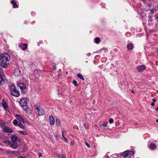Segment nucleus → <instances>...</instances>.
Segmentation results:
<instances>
[{
  "mask_svg": "<svg viewBox=\"0 0 158 158\" xmlns=\"http://www.w3.org/2000/svg\"><path fill=\"white\" fill-rule=\"evenodd\" d=\"M2 104L3 107L6 110L8 109L7 106V103L4 100L2 101Z\"/></svg>",
  "mask_w": 158,
  "mask_h": 158,
  "instance_id": "obj_14",
  "label": "nucleus"
},
{
  "mask_svg": "<svg viewBox=\"0 0 158 158\" xmlns=\"http://www.w3.org/2000/svg\"><path fill=\"white\" fill-rule=\"evenodd\" d=\"M62 135L63 137V138H65V137L64 136V132L63 131L62 132Z\"/></svg>",
  "mask_w": 158,
  "mask_h": 158,
  "instance_id": "obj_36",
  "label": "nucleus"
},
{
  "mask_svg": "<svg viewBox=\"0 0 158 158\" xmlns=\"http://www.w3.org/2000/svg\"><path fill=\"white\" fill-rule=\"evenodd\" d=\"M154 10L153 9L151 10V14H154Z\"/></svg>",
  "mask_w": 158,
  "mask_h": 158,
  "instance_id": "obj_33",
  "label": "nucleus"
},
{
  "mask_svg": "<svg viewBox=\"0 0 158 158\" xmlns=\"http://www.w3.org/2000/svg\"><path fill=\"white\" fill-rule=\"evenodd\" d=\"M145 0H142V1L143 2H144V1H145Z\"/></svg>",
  "mask_w": 158,
  "mask_h": 158,
  "instance_id": "obj_51",
  "label": "nucleus"
},
{
  "mask_svg": "<svg viewBox=\"0 0 158 158\" xmlns=\"http://www.w3.org/2000/svg\"><path fill=\"white\" fill-rule=\"evenodd\" d=\"M113 122L114 120L113 119L110 118L109 119V122L111 124Z\"/></svg>",
  "mask_w": 158,
  "mask_h": 158,
  "instance_id": "obj_29",
  "label": "nucleus"
},
{
  "mask_svg": "<svg viewBox=\"0 0 158 158\" xmlns=\"http://www.w3.org/2000/svg\"><path fill=\"white\" fill-rule=\"evenodd\" d=\"M156 148V146L155 144L153 143H151L149 145L150 148L152 150H154Z\"/></svg>",
  "mask_w": 158,
  "mask_h": 158,
  "instance_id": "obj_15",
  "label": "nucleus"
},
{
  "mask_svg": "<svg viewBox=\"0 0 158 158\" xmlns=\"http://www.w3.org/2000/svg\"><path fill=\"white\" fill-rule=\"evenodd\" d=\"M56 137H57V136H55Z\"/></svg>",
  "mask_w": 158,
  "mask_h": 158,
  "instance_id": "obj_54",
  "label": "nucleus"
},
{
  "mask_svg": "<svg viewBox=\"0 0 158 158\" xmlns=\"http://www.w3.org/2000/svg\"><path fill=\"white\" fill-rule=\"evenodd\" d=\"M11 138H18L16 135H13Z\"/></svg>",
  "mask_w": 158,
  "mask_h": 158,
  "instance_id": "obj_30",
  "label": "nucleus"
},
{
  "mask_svg": "<svg viewBox=\"0 0 158 158\" xmlns=\"http://www.w3.org/2000/svg\"><path fill=\"white\" fill-rule=\"evenodd\" d=\"M18 126H19L20 128H21L23 129H25L24 127L23 126L22 124L20 122H19Z\"/></svg>",
  "mask_w": 158,
  "mask_h": 158,
  "instance_id": "obj_25",
  "label": "nucleus"
},
{
  "mask_svg": "<svg viewBox=\"0 0 158 158\" xmlns=\"http://www.w3.org/2000/svg\"><path fill=\"white\" fill-rule=\"evenodd\" d=\"M19 132L21 134L23 135H26L27 134V132L25 131H19Z\"/></svg>",
  "mask_w": 158,
  "mask_h": 158,
  "instance_id": "obj_24",
  "label": "nucleus"
},
{
  "mask_svg": "<svg viewBox=\"0 0 158 158\" xmlns=\"http://www.w3.org/2000/svg\"><path fill=\"white\" fill-rule=\"evenodd\" d=\"M127 48L129 50L132 49L133 48V46L131 43L129 44L127 46Z\"/></svg>",
  "mask_w": 158,
  "mask_h": 158,
  "instance_id": "obj_17",
  "label": "nucleus"
},
{
  "mask_svg": "<svg viewBox=\"0 0 158 158\" xmlns=\"http://www.w3.org/2000/svg\"><path fill=\"white\" fill-rule=\"evenodd\" d=\"M155 110L157 111H158V107H157L156 108Z\"/></svg>",
  "mask_w": 158,
  "mask_h": 158,
  "instance_id": "obj_44",
  "label": "nucleus"
},
{
  "mask_svg": "<svg viewBox=\"0 0 158 158\" xmlns=\"http://www.w3.org/2000/svg\"><path fill=\"white\" fill-rule=\"evenodd\" d=\"M19 123V122H18L16 119H14L13 122V124L15 126H18Z\"/></svg>",
  "mask_w": 158,
  "mask_h": 158,
  "instance_id": "obj_22",
  "label": "nucleus"
},
{
  "mask_svg": "<svg viewBox=\"0 0 158 158\" xmlns=\"http://www.w3.org/2000/svg\"><path fill=\"white\" fill-rule=\"evenodd\" d=\"M21 106L25 111H27L28 110V107L27 105Z\"/></svg>",
  "mask_w": 158,
  "mask_h": 158,
  "instance_id": "obj_23",
  "label": "nucleus"
},
{
  "mask_svg": "<svg viewBox=\"0 0 158 158\" xmlns=\"http://www.w3.org/2000/svg\"><path fill=\"white\" fill-rule=\"evenodd\" d=\"M107 123L102 124L101 126V128L103 130H105L106 129V127L107 126Z\"/></svg>",
  "mask_w": 158,
  "mask_h": 158,
  "instance_id": "obj_18",
  "label": "nucleus"
},
{
  "mask_svg": "<svg viewBox=\"0 0 158 158\" xmlns=\"http://www.w3.org/2000/svg\"><path fill=\"white\" fill-rule=\"evenodd\" d=\"M18 87H19L22 93L25 94L27 91L26 85L22 82L18 83L17 84Z\"/></svg>",
  "mask_w": 158,
  "mask_h": 158,
  "instance_id": "obj_5",
  "label": "nucleus"
},
{
  "mask_svg": "<svg viewBox=\"0 0 158 158\" xmlns=\"http://www.w3.org/2000/svg\"><path fill=\"white\" fill-rule=\"evenodd\" d=\"M6 142V143H7L9 145H11L12 141H10L9 140H7Z\"/></svg>",
  "mask_w": 158,
  "mask_h": 158,
  "instance_id": "obj_31",
  "label": "nucleus"
},
{
  "mask_svg": "<svg viewBox=\"0 0 158 158\" xmlns=\"http://www.w3.org/2000/svg\"><path fill=\"white\" fill-rule=\"evenodd\" d=\"M100 39L99 37H96L94 39V42L96 44H98L100 42Z\"/></svg>",
  "mask_w": 158,
  "mask_h": 158,
  "instance_id": "obj_20",
  "label": "nucleus"
},
{
  "mask_svg": "<svg viewBox=\"0 0 158 158\" xmlns=\"http://www.w3.org/2000/svg\"><path fill=\"white\" fill-rule=\"evenodd\" d=\"M64 141L66 143H68V140L67 139H64Z\"/></svg>",
  "mask_w": 158,
  "mask_h": 158,
  "instance_id": "obj_35",
  "label": "nucleus"
},
{
  "mask_svg": "<svg viewBox=\"0 0 158 158\" xmlns=\"http://www.w3.org/2000/svg\"><path fill=\"white\" fill-rule=\"evenodd\" d=\"M5 139H2V141L3 142H4V143H6V141L7 140H5Z\"/></svg>",
  "mask_w": 158,
  "mask_h": 158,
  "instance_id": "obj_34",
  "label": "nucleus"
},
{
  "mask_svg": "<svg viewBox=\"0 0 158 158\" xmlns=\"http://www.w3.org/2000/svg\"><path fill=\"white\" fill-rule=\"evenodd\" d=\"M53 69L54 70L56 69V67L55 66H54L53 68Z\"/></svg>",
  "mask_w": 158,
  "mask_h": 158,
  "instance_id": "obj_46",
  "label": "nucleus"
},
{
  "mask_svg": "<svg viewBox=\"0 0 158 158\" xmlns=\"http://www.w3.org/2000/svg\"><path fill=\"white\" fill-rule=\"evenodd\" d=\"M28 45L27 44H24L21 43L19 45V47H20L23 50H25L27 48Z\"/></svg>",
  "mask_w": 158,
  "mask_h": 158,
  "instance_id": "obj_11",
  "label": "nucleus"
},
{
  "mask_svg": "<svg viewBox=\"0 0 158 158\" xmlns=\"http://www.w3.org/2000/svg\"><path fill=\"white\" fill-rule=\"evenodd\" d=\"M85 143L87 147H88L89 148H90V146L89 144L87 142L85 141Z\"/></svg>",
  "mask_w": 158,
  "mask_h": 158,
  "instance_id": "obj_32",
  "label": "nucleus"
},
{
  "mask_svg": "<svg viewBox=\"0 0 158 158\" xmlns=\"http://www.w3.org/2000/svg\"><path fill=\"white\" fill-rule=\"evenodd\" d=\"M51 141L53 143H54V142H53V140H54V139H51Z\"/></svg>",
  "mask_w": 158,
  "mask_h": 158,
  "instance_id": "obj_42",
  "label": "nucleus"
},
{
  "mask_svg": "<svg viewBox=\"0 0 158 158\" xmlns=\"http://www.w3.org/2000/svg\"><path fill=\"white\" fill-rule=\"evenodd\" d=\"M31 15L32 16H33L35 15V12H32L31 13Z\"/></svg>",
  "mask_w": 158,
  "mask_h": 158,
  "instance_id": "obj_37",
  "label": "nucleus"
},
{
  "mask_svg": "<svg viewBox=\"0 0 158 158\" xmlns=\"http://www.w3.org/2000/svg\"><path fill=\"white\" fill-rule=\"evenodd\" d=\"M73 83L74 85L75 86H77L78 85L77 81L76 80H73Z\"/></svg>",
  "mask_w": 158,
  "mask_h": 158,
  "instance_id": "obj_28",
  "label": "nucleus"
},
{
  "mask_svg": "<svg viewBox=\"0 0 158 158\" xmlns=\"http://www.w3.org/2000/svg\"><path fill=\"white\" fill-rule=\"evenodd\" d=\"M10 90L11 94L14 96L18 97L20 96V94L19 90L16 89L15 86L12 85L10 86Z\"/></svg>",
  "mask_w": 158,
  "mask_h": 158,
  "instance_id": "obj_2",
  "label": "nucleus"
},
{
  "mask_svg": "<svg viewBox=\"0 0 158 158\" xmlns=\"http://www.w3.org/2000/svg\"><path fill=\"white\" fill-rule=\"evenodd\" d=\"M56 155L58 158H66V156L64 155H61L60 154H57Z\"/></svg>",
  "mask_w": 158,
  "mask_h": 158,
  "instance_id": "obj_19",
  "label": "nucleus"
},
{
  "mask_svg": "<svg viewBox=\"0 0 158 158\" xmlns=\"http://www.w3.org/2000/svg\"><path fill=\"white\" fill-rule=\"evenodd\" d=\"M56 123L57 125H60V120L58 119H56Z\"/></svg>",
  "mask_w": 158,
  "mask_h": 158,
  "instance_id": "obj_27",
  "label": "nucleus"
},
{
  "mask_svg": "<svg viewBox=\"0 0 158 158\" xmlns=\"http://www.w3.org/2000/svg\"><path fill=\"white\" fill-rule=\"evenodd\" d=\"M146 67L144 64H141L137 66L136 69L138 72H141L146 69Z\"/></svg>",
  "mask_w": 158,
  "mask_h": 158,
  "instance_id": "obj_7",
  "label": "nucleus"
},
{
  "mask_svg": "<svg viewBox=\"0 0 158 158\" xmlns=\"http://www.w3.org/2000/svg\"><path fill=\"white\" fill-rule=\"evenodd\" d=\"M87 55L88 56H90V55H91V53H88L87 54Z\"/></svg>",
  "mask_w": 158,
  "mask_h": 158,
  "instance_id": "obj_41",
  "label": "nucleus"
},
{
  "mask_svg": "<svg viewBox=\"0 0 158 158\" xmlns=\"http://www.w3.org/2000/svg\"><path fill=\"white\" fill-rule=\"evenodd\" d=\"M152 101H153V102H155L156 101V99H152Z\"/></svg>",
  "mask_w": 158,
  "mask_h": 158,
  "instance_id": "obj_43",
  "label": "nucleus"
},
{
  "mask_svg": "<svg viewBox=\"0 0 158 158\" xmlns=\"http://www.w3.org/2000/svg\"><path fill=\"white\" fill-rule=\"evenodd\" d=\"M154 105H155V104L153 102H152L151 103V105H152V106H153Z\"/></svg>",
  "mask_w": 158,
  "mask_h": 158,
  "instance_id": "obj_39",
  "label": "nucleus"
},
{
  "mask_svg": "<svg viewBox=\"0 0 158 158\" xmlns=\"http://www.w3.org/2000/svg\"><path fill=\"white\" fill-rule=\"evenodd\" d=\"M102 6L104 8H106V6Z\"/></svg>",
  "mask_w": 158,
  "mask_h": 158,
  "instance_id": "obj_49",
  "label": "nucleus"
},
{
  "mask_svg": "<svg viewBox=\"0 0 158 158\" xmlns=\"http://www.w3.org/2000/svg\"><path fill=\"white\" fill-rule=\"evenodd\" d=\"M12 139V143L11 145V147L12 148L15 149L17 147V141L18 139Z\"/></svg>",
  "mask_w": 158,
  "mask_h": 158,
  "instance_id": "obj_8",
  "label": "nucleus"
},
{
  "mask_svg": "<svg viewBox=\"0 0 158 158\" xmlns=\"http://www.w3.org/2000/svg\"><path fill=\"white\" fill-rule=\"evenodd\" d=\"M16 117L19 121L23 123H24V121L23 117L22 116H20L18 114H16Z\"/></svg>",
  "mask_w": 158,
  "mask_h": 158,
  "instance_id": "obj_12",
  "label": "nucleus"
},
{
  "mask_svg": "<svg viewBox=\"0 0 158 158\" xmlns=\"http://www.w3.org/2000/svg\"><path fill=\"white\" fill-rule=\"evenodd\" d=\"M157 18L158 19V17H157Z\"/></svg>",
  "mask_w": 158,
  "mask_h": 158,
  "instance_id": "obj_58",
  "label": "nucleus"
},
{
  "mask_svg": "<svg viewBox=\"0 0 158 158\" xmlns=\"http://www.w3.org/2000/svg\"><path fill=\"white\" fill-rule=\"evenodd\" d=\"M49 120L50 123V124L51 125H53L55 123V120L53 116H49Z\"/></svg>",
  "mask_w": 158,
  "mask_h": 158,
  "instance_id": "obj_13",
  "label": "nucleus"
},
{
  "mask_svg": "<svg viewBox=\"0 0 158 158\" xmlns=\"http://www.w3.org/2000/svg\"><path fill=\"white\" fill-rule=\"evenodd\" d=\"M11 3L12 4L14 8H16L18 7L17 3L14 0H12L11 1Z\"/></svg>",
  "mask_w": 158,
  "mask_h": 158,
  "instance_id": "obj_16",
  "label": "nucleus"
},
{
  "mask_svg": "<svg viewBox=\"0 0 158 158\" xmlns=\"http://www.w3.org/2000/svg\"><path fill=\"white\" fill-rule=\"evenodd\" d=\"M10 59V56L7 53L2 54L0 55V65L3 68L6 69Z\"/></svg>",
  "mask_w": 158,
  "mask_h": 158,
  "instance_id": "obj_1",
  "label": "nucleus"
},
{
  "mask_svg": "<svg viewBox=\"0 0 158 158\" xmlns=\"http://www.w3.org/2000/svg\"><path fill=\"white\" fill-rule=\"evenodd\" d=\"M88 62V61H86V62Z\"/></svg>",
  "mask_w": 158,
  "mask_h": 158,
  "instance_id": "obj_57",
  "label": "nucleus"
},
{
  "mask_svg": "<svg viewBox=\"0 0 158 158\" xmlns=\"http://www.w3.org/2000/svg\"><path fill=\"white\" fill-rule=\"evenodd\" d=\"M156 122L158 123V119L156 120Z\"/></svg>",
  "mask_w": 158,
  "mask_h": 158,
  "instance_id": "obj_47",
  "label": "nucleus"
},
{
  "mask_svg": "<svg viewBox=\"0 0 158 158\" xmlns=\"http://www.w3.org/2000/svg\"><path fill=\"white\" fill-rule=\"evenodd\" d=\"M20 104L21 106L27 105V99L26 98H22L20 101Z\"/></svg>",
  "mask_w": 158,
  "mask_h": 158,
  "instance_id": "obj_9",
  "label": "nucleus"
},
{
  "mask_svg": "<svg viewBox=\"0 0 158 158\" xmlns=\"http://www.w3.org/2000/svg\"><path fill=\"white\" fill-rule=\"evenodd\" d=\"M148 143H148V144H149V143H150V141H149V142H148Z\"/></svg>",
  "mask_w": 158,
  "mask_h": 158,
  "instance_id": "obj_53",
  "label": "nucleus"
},
{
  "mask_svg": "<svg viewBox=\"0 0 158 158\" xmlns=\"http://www.w3.org/2000/svg\"><path fill=\"white\" fill-rule=\"evenodd\" d=\"M26 23V22H25V23Z\"/></svg>",
  "mask_w": 158,
  "mask_h": 158,
  "instance_id": "obj_56",
  "label": "nucleus"
},
{
  "mask_svg": "<svg viewBox=\"0 0 158 158\" xmlns=\"http://www.w3.org/2000/svg\"><path fill=\"white\" fill-rule=\"evenodd\" d=\"M74 144V143L73 142V141H72L71 142V144L72 145H73Z\"/></svg>",
  "mask_w": 158,
  "mask_h": 158,
  "instance_id": "obj_38",
  "label": "nucleus"
},
{
  "mask_svg": "<svg viewBox=\"0 0 158 158\" xmlns=\"http://www.w3.org/2000/svg\"><path fill=\"white\" fill-rule=\"evenodd\" d=\"M0 127L3 131L5 132L10 133L13 132L12 129L6 126L4 123H1Z\"/></svg>",
  "mask_w": 158,
  "mask_h": 158,
  "instance_id": "obj_3",
  "label": "nucleus"
},
{
  "mask_svg": "<svg viewBox=\"0 0 158 158\" xmlns=\"http://www.w3.org/2000/svg\"><path fill=\"white\" fill-rule=\"evenodd\" d=\"M34 106L36 113H38L39 116L43 115L44 114V112L43 108L41 107L39 105H35Z\"/></svg>",
  "mask_w": 158,
  "mask_h": 158,
  "instance_id": "obj_4",
  "label": "nucleus"
},
{
  "mask_svg": "<svg viewBox=\"0 0 158 158\" xmlns=\"http://www.w3.org/2000/svg\"><path fill=\"white\" fill-rule=\"evenodd\" d=\"M131 92H132V93H133V94H134V93H135L134 91L133 90H132L131 91Z\"/></svg>",
  "mask_w": 158,
  "mask_h": 158,
  "instance_id": "obj_45",
  "label": "nucleus"
},
{
  "mask_svg": "<svg viewBox=\"0 0 158 158\" xmlns=\"http://www.w3.org/2000/svg\"><path fill=\"white\" fill-rule=\"evenodd\" d=\"M134 155V152L132 151L126 150L121 154V155L124 158L130 157Z\"/></svg>",
  "mask_w": 158,
  "mask_h": 158,
  "instance_id": "obj_6",
  "label": "nucleus"
},
{
  "mask_svg": "<svg viewBox=\"0 0 158 158\" xmlns=\"http://www.w3.org/2000/svg\"><path fill=\"white\" fill-rule=\"evenodd\" d=\"M18 158H25V157L21 156H19Z\"/></svg>",
  "mask_w": 158,
  "mask_h": 158,
  "instance_id": "obj_40",
  "label": "nucleus"
},
{
  "mask_svg": "<svg viewBox=\"0 0 158 158\" xmlns=\"http://www.w3.org/2000/svg\"><path fill=\"white\" fill-rule=\"evenodd\" d=\"M148 6H151V5H148Z\"/></svg>",
  "mask_w": 158,
  "mask_h": 158,
  "instance_id": "obj_52",
  "label": "nucleus"
},
{
  "mask_svg": "<svg viewBox=\"0 0 158 158\" xmlns=\"http://www.w3.org/2000/svg\"><path fill=\"white\" fill-rule=\"evenodd\" d=\"M77 77H78L79 78H80V79L83 80V81L84 80V78L83 77L82 75L80 73H78L77 75Z\"/></svg>",
  "mask_w": 158,
  "mask_h": 158,
  "instance_id": "obj_21",
  "label": "nucleus"
},
{
  "mask_svg": "<svg viewBox=\"0 0 158 158\" xmlns=\"http://www.w3.org/2000/svg\"><path fill=\"white\" fill-rule=\"evenodd\" d=\"M41 155H42L40 153L39 155V157H40L41 156Z\"/></svg>",
  "mask_w": 158,
  "mask_h": 158,
  "instance_id": "obj_48",
  "label": "nucleus"
},
{
  "mask_svg": "<svg viewBox=\"0 0 158 158\" xmlns=\"http://www.w3.org/2000/svg\"><path fill=\"white\" fill-rule=\"evenodd\" d=\"M15 75L17 77H19L22 74L21 70L19 69H16L14 72Z\"/></svg>",
  "mask_w": 158,
  "mask_h": 158,
  "instance_id": "obj_10",
  "label": "nucleus"
},
{
  "mask_svg": "<svg viewBox=\"0 0 158 158\" xmlns=\"http://www.w3.org/2000/svg\"><path fill=\"white\" fill-rule=\"evenodd\" d=\"M83 126L86 129H88L89 128V126L88 123H85L83 124Z\"/></svg>",
  "mask_w": 158,
  "mask_h": 158,
  "instance_id": "obj_26",
  "label": "nucleus"
},
{
  "mask_svg": "<svg viewBox=\"0 0 158 158\" xmlns=\"http://www.w3.org/2000/svg\"><path fill=\"white\" fill-rule=\"evenodd\" d=\"M58 77H60V74H58Z\"/></svg>",
  "mask_w": 158,
  "mask_h": 158,
  "instance_id": "obj_50",
  "label": "nucleus"
},
{
  "mask_svg": "<svg viewBox=\"0 0 158 158\" xmlns=\"http://www.w3.org/2000/svg\"><path fill=\"white\" fill-rule=\"evenodd\" d=\"M103 5V4H102V5H101L102 6Z\"/></svg>",
  "mask_w": 158,
  "mask_h": 158,
  "instance_id": "obj_55",
  "label": "nucleus"
}]
</instances>
